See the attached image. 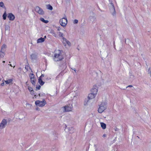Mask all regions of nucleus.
Here are the masks:
<instances>
[{
    "label": "nucleus",
    "instance_id": "1",
    "mask_svg": "<svg viewBox=\"0 0 151 151\" xmlns=\"http://www.w3.org/2000/svg\"><path fill=\"white\" fill-rule=\"evenodd\" d=\"M64 58L62 52L60 50H56L55 51V54L53 58V60L55 61L61 60Z\"/></svg>",
    "mask_w": 151,
    "mask_h": 151
},
{
    "label": "nucleus",
    "instance_id": "2",
    "mask_svg": "<svg viewBox=\"0 0 151 151\" xmlns=\"http://www.w3.org/2000/svg\"><path fill=\"white\" fill-rule=\"evenodd\" d=\"M107 107V103L106 102H102L98 109V112L99 113H102L105 110Z\"/></svg>",
    "mask_w": 151,
    "mask_h": 151
},
{
    "label": "nucleus",
    "instance_id": "3",
    "mask_svg": "<svg viewBox=\"0 0 151 151\" xmlns=\"http://www.w3.org/2000/svg\"><path fill=\"white\" fill-rule=\"evenodd\" d=\"M67 18L66 17H65L60 19L59 22L61 25L64 27L67 25Z\"/></svg>",
    "mask_w": 151,
    "mask_h": 151
},
{
    "label": "nucleus",
    "instance_id": "4",
    "mask_svg": "<svg viewBox=\"0 0 151 151\" xmlns=\"http://www.w3.org/2000/svg\"><path fill=\"white\" fill-rule=\"evenodd\" d=\"M110 12L113 17H115L116 15V11L114 4L112 3L110 4Z\"/></svg>",
    "mask_w": 151,
    "mask_h": 151
},
{
    "label": "nucleus",
    "instance_id": "5",
    "mask_svg": "<svg viewBox=\"0 0 151 151\" xmlns=\"http://www.w3.org/2000/svg\"><path fill=\"white\" fill-rule=\"evenodd\" d=\"M46 102L43 100V101L39 100L36 101L35 102V104L37 106L42 107L44 106L46 104Z\"/></svg>",
    "mask_w": 151,
    "mask_h": 151
},
{
    "label": "nucleus",
    "instance_id": "6",
    "mask_svg": "<svg viewBox=\"0 0 151 151\" xmlns=\"http://www.w3.org/2000/svg\"><path fill=\"white\" fill-rule=\"evenodd\" d=\"M7 124V122L6 119H3L0 124V130L2 129L5 128Z\"/></svg>",
    "mask_w": 151,
    "mask_h": 151
},
{
    "label": "nucleus",
    "instance_id": "7",
    "mask_svg": "<svg viewBox=\"0 0 151 151\" xmlns=\"http://www.w3.org/2000/svg\"><path fill=\"white\" fill-rule=\"evenodd\" d=\"M64 108L65 111H71L73 110V106L72 104H69L65 106Z\"/></svg>",
    "mask_w": 151,
    "mask_h": 151
},
{
    "label": "nucleus",
    "instance_id": "8",
    "mask_svg": "<svg viewBox=\"0 0 151 151\" xmlns=\"http://www.w3.org/2000/svg\"><path fill=\"white\" fill-rule=\"evenodd\" d=\"M35 10L40 14L43 15L44 14V12L42 9L38 6L35 7Z\"/></svg>",
    "mask_w": 151,
    "mask_h": 151
},
{
    "label": "nucleus",
    "instance_id": "9",
    "mask_svg": "<svg viewBox=\"0 0 151 151\" xmlns=\"http://www.w3.org/2000/svg\"><path fill=\"white\" fill-rule=\"evenodd\" d=\"M98 88L97 86H94L91 91V93L96 95L98 92Z\"/></svg>",
    "mask_w": 151,
    "mask_h": 151
},
{
    "label": "nucleus",
    "instance_id": "10",
    "mask_svg": "<svg viewBox=\"0 0 151 151\" xmlns=\"http://www.w3.org/2000/svg\"><path fill=\"white\" fill-rule=\"evenodd\" d=\"M70 95L71 98H73V99H76L77 96H78V93L75 92H72L70 93Z\"/></svg>",
    "mask_w": 151,
    "mask_h": 151
},
{
    "label": "nucleus",
    "instance_id": "11",
    "mask_svg": "<svg viewBox=\"0 0 151 151\" xmlns=\"http://www.w3.org/2000/svg\"><path fill=\"white\" fill-rule=\"evenodd\" d=\"M7 17L9 20L11 21L14 20L15 19L14 16L11 13H9L8 14Z\"/></svg>",
    "mask_w": 151,
    "mask_h": 151
},
{
    "label": "nucleus",
    "instance_id": "12",
    "mask_svg": "<svg viewBox=\"0 0 151 151\" xmlns=\"http://www.w3.org/2000/svg\"><path fill=\"white\" fill-rule=\"evenodd\" d=\"M44 74H42L41 75L40 77L38 79L39 83L41 86L43 85L44 83V82L43 81L42 79V77H44Z\"/></svg>",
    "mask_w": 151,
    "mask_h": 151
},
{
    "label": "nucleus",
    "instance_id": "13",
    "mask_svg": "<svg viewBox=\"0 0 151 151\" xmlns=\"http://www.w3.org/2000/svg\"><path fill=\"white\" fill-rule=\"evenodd\" d=\"M96 95L92 93H90L88 95V99H93L95 98L96 96Z\"/></svg>",
    "mask_w": 151,
    "mask_h": 151
},
{
    "label": "nucleus",
    "instance_id": "14",
    "mask_svg": "<svg viewBox=\"0 0 151 151\" xmlns=\"http://www.w3.org/2000/svg\"><path fill=\"white\" fill-rule=\"evenodd\" d=\"M37 55L36 54H32L30 55V58L31 60H34L36 59L37 58Z\"/></svg>",
    "mask_w": 151,
    "mask_h": 151
},
{
    "label": "nucleus",
    "instance_id": "15",
    "mask_svg": "<svg viewBox=\"0 0 151 151\" xmlns=\"http://www.w3.org/2000/svg\"><path fill=\"white\" fill-rule=\"evenodd\" d=\"M5 31L9 33L10 30V27L9 25L6 24L5 26Z\"/></svg>",
    "mask_w": 151,
    "mask_h": 151
},
{
    "label": "nucleus",
    "instance_id": "16",
    "mask_svg": "<svg viewBox=\"0 0 151 151\" xmlns=\"http://www.w3.org/2000/svg\"><path fill=\"white\" fill-rule=\"evenodd\" d=\"M45 41L44 38H43L42 37H41L39 39H38L37 41V43H41Z\"/></svg>",
    "mask_w": 151,
    "mask_h": 151
},
{
    "label": "nucleus",
    "instance_id": "17",
    "mask_svg": "<svg viewBox=\"0 0 151 151\" xmlns=\"http://www.w3.org/2000/svg\"><path fill=\"white\" fill-rule=\"evenodd\" d=\"M100 124L101 127L103 129H105L106 128V124L103 122H101Z\"/></svg>",
    "mask_w": 151,
    "mask_h": 151
},
{
    "label": "nucleus",
    "instance_id": "18",
    "mask_svg": "<svg viewBox=\"0 0 151 151\" xmlns=\"http://www.w3.org/2000/svg\"><path fill=\"white\" fill-rule=\"evenodd\" d=\"M13 80L12 79H8L6 81H5V82L6 84H9L12 83Z\"/></svg>",
    "mask_w": 151,
    "mask_h": 151
},
{
    "label": "nucleus",
    "instance_id": "19",
    "mask_svg": "<svg viewBox=\"0 0 151 151\" xmlns=\"http://www.w3.org/2000/svg\"><path fill=\"white\" fill-rule=\"evenodd\" d=\"M6 48V45L5 44H4L1 47V51H4L5 49Z\"/></svg>",
    "mask_w": 151,
    "mask_h": 151
},
{
    "label": "nucleus",
    "instance_id": "20",
    "mask_svg": "<svg viewBox=\"0 0 151 151\" xmlns=\"http://www.w3.org/2000/svg\"><path fill=\"white\" fill-rule=\"evenodd\" d=\"M40 20L42 22L45 23H47L48 22V21L47 20H45L43 18H40Z\"/></svg>",
    "mask_w": 151,
    "mask_h": 151
},
{
    "label": "nucleus",
    "instance_id": "21",
    "mask_svg": "<svg viewBox=\"0 0 151 151\" xmlns=\"http://www.w3.org/2000/svg\"><path fill=\"white\" fill-rule=\"evenodd\" d=\"M57 34L58 35L59 37H62L63 38L64 36L63 33L61 32H58Z\"/></svg>",
    "mask_w": 151,
    "mask_h": 151
},
{
    "label": "nucleus",
    "instance_id": "22",
    "mask_svg": "<svg viewBox=\"0 0 151 151\" xmlns=\"http://www.w3.org/2000/svg\"><path fill=\"white\" fill-rule=\"evenodd\" d=\"M31 81V82H32V84L33 85H35V78H32V79H30Z\"/></svg>",
    "mask_w": 151,
    "mask_h": 151
},
{
    "label": "nucleus",
    "instance_id": "23",
    "mask_svg": "<svg viewBox=\"0 0 151 151\" xmlns=\"http://www.w3.org/2000/svg\"><path fill=\"white\" fill-rule=\"evenodd\" d=\"M63 44L65 45V46L66 44V42H67V40L64 37H63Z\"/></svg>",
    "mask_w": 151,
    "mask_h": 151
},
{
    "label": "nucleus",
    "instance_id": "24",
    "mask_svg": "<svg viewBox=\"0 0 151 151\" xmlns=\"http://www.w3.org/2000/svg\"><path fill=\"white\" fill-rule=\"evenodd\" d=\"M4 55H5V53L4 52V51H1V53H0V57L2 58L4 57Z\"/></svg>",
    "mask_w": 151,
    "mask_h": 151
},
{
    "label": "nucleus",
    "instance_id": "25",
    "mask_svg": "<svg viewBox=\"0 0 151 151\" xmlns=\"http://www.w3.org/2000/svg\"><path fill=\"white\" fill-rule=\"evenodd\" d=\"M6 16H7V14H6V11H5L4 13V14L3 15V16H2L3 19L4 20H5L6 19Z\"/></svg>",
    "mask_w": 151,
    "mask_h": 151
},
{
    "label": "nucleus",
    "instance_id": "26",
    "mask_svg": "<svg viewBox=\"0 0 151 151\" xmlns=\"http://www.w3.org/2000/svg\"><path fill=\"white\" fill-rule=\"evenodd\" d=\"M47 9L50 10H52V7L49 4L47 5Z\"/></svg>",
    "mask_w": 151,
    "mask_h": 151
},
{
    "label": "nucleus",
    "instance_id": "27",
    "mask_svg": "<svg viewBox=\"0 0 151 151\" xmlns=\"http://www.w3.org/2000/svg\"><path fill=\"white\" fill-rule=\"evenodd\" d=\"M0 7H3V8H5L4 4L2 2H0Z\"/></svg>",
    "mask_w": 151,
    "mask_h": 151
},
{
    "label": "nucleus",
    "instance_id": "28",
    "mask_svg": "<svg viewBox=\"0 0 151 151\" xmlns=\"http://www.w3.org/2000/svg\"><path fill=\"white\" fill-rule=\"evenodd\" d=\"M29 77L30 79H32L35 78V75L33 73H31L29 75Z\"/></svg>",
    "mask_w": 151,
    "mask_h": 151
},
{
    "label": "nucleus",
    "instance_id": "29",
    "mask_svg": "<svg viewBox=\"0 0 151 151\" xmlns=\"http://www.w3.org/2000/svg\"><path fill=\"white\" fill-rule=\"evenodd\" d=\"M89 100L87 99H86L84 102V105H87L88 103V102Z\"/></svg>",
    "mask_w": 151,
    "mask_h": 151
},
{
    "label": "nucleus",
    "instance_id": "30",
    "mask_svg": "<svg viewBox=\"0 0 151 151\" xmlns=\"http://www.w3.org/2000/svg\"><path fill=\"white\" fill-rule=\"evenodd\" d=\"M89 19L91 21H94L95 19V18L91 16L90 17Z\"/></svg>",
    "mask_w": 151,
    "mask_h": 151
},
{
    "label": "nucleus",
    "instance_id": "31",
    "mask_svg": "<svg viewBox=\"0 0 151 151\" xmlns=\"http://www.w3.org/2000/svg\"><path fill=\"white\" fill-rule=\"evenodd\" d=\"M41 88V86L40 85H38V86H37L36 88V90H39Z\"/></svg>",
    "mask_w": 151,
    "mask_h": 151
},
{
    "label": "nucleus",
    "instance_id": "32",
    "mask_svg": "<svg viewBox=\"0 0 151 151\" xmlns=\"http://www.w3.org/2000/svg\"><path fill=\"white\" fill-rule=\"evenodd\" d=\"M29 68H30V67L28 65H26L25 67V68L27 70H28Z\"/></svg>",
    "mask_w": 151,
    "mask_h": 151
},
{
    "label": "nucleus",
    "instance_id": "33",
    "mask_svg": "<svg viewBox=\"0 0 151 151\" xmlns=\"http://www.w3.org/2000/svg\"><path fill=\"white\" fill-rule=\"evenodd\" d=\"M66 44H67L69 46H70L71 45V43L70 42L67 40V42H66Z\"/></svg>",
    "mask_w": 151,
    "mask_h": 151
},
{
    "label": "nucleus",
    "instance_id": "34",
    "mask_svg": "<svg viewBox=\"0 0 151 151\" xmlns=\"http://www.w3.org/2000/svg\"><path fill=\"white\" fill-rule=\"evenodd\" d=\"M78 21L77 19H75L73 21V23L74 24H77L78 23Z\"/></svg>",
    "mask_w": 151,
    "mask_h": 151
},
{
    "label": "nucleus",
    "instance_id": "35",
    "mask_svg": "<svg viewBox=\"0 0 151 151\" xmlns=\"http://www.w3.org/2000/svg\"><path fill=\"white\" fill-rule=\"evenodd\" d=\"M133 86L132 85H129L128 86L126 87V88H127L128 87H132Z\"/></svg>",
    "mask_w": 151,
    "mask_h": 151
},
{
    "label": "nucleus",
    "instance_id": "36",
    "mask_svg": "<svg viewBox=\"0 0 151 151\" xmlns=\"http://www.w3.org/2000/svg\"><path fill=\"white\" fill-rule=\"evenodd\" d=\"M61 30V28L60 27H59L58 28L57 30L58 31H60Z\"/></svg>",
    "mask_w": 151,
    "mask_h": 151
},
{
    "label": "nucleus",
    "instance_id": "37",
    "mask_svg": "<svg viewBox=\"0 0 151 151\" xmlns=\"http://www.w3.org/2000/svg\"><path fill=\"white\" fill-rule=\"evenodd\" d=\"M30 92L32 94H34V91L33 90H31Z\"/></svg>",
    "mask_w": 151,
    "mask_h": 151
},
{
    "label": "nucleus",
    "instance_id": "38",
    "mask_svg": "<svg viewBox=\"0 0 151 151\" xmlns=\"http://www.w3.org/2000/svg\"><path fill=\"white\" fill-rule=\"evenodd\" d=\"M148 71H149V74H150V76H151V71L150 70V69H149Z\"/></svg>",
    "mask_w": 151,
    "mask_h": 151
},
{
    "label": "nucleus",
    "instance_id": "39",
    "mask_svg": "<svg viewBox=\"0 0 151 151\" xmlns=\"http://www.w3.org/2000/svg\"><path fill=\"white\" fill-rule=\"evenodd\" d=\"M4 82L1 83V86H3L4 85Z\"/></svg>",
    "mask_w": 151,
    "mask_h": 151
},
{
    "label": "nucleus",
    "instance_id": "40",
    "mask_svg": "<svg viewBox=\"0 0 151 151\" xmlns=\"http://www.w3.org/2000/svg\"><path fill=\"white\" fill-rule=\"evenodd\" d=\"M106 134H104L103 135V137H106Z\"/></svg>",
    "mask_w": 151,
    "mask_h": 151
},
{
    "label": "nucleus",
    "instance_id": "41",
    "mask_svg": "<svg viewBox=\"0 0 151 151\" xmlns=\"http://www.w3.org/2000/svg\"><path fill=\"white\" fill-rule=\"evenodd\" d=\"M29 90L30 91V92H31V90H32V88H29Z\"/></svg>",
    "mask_w": 151,
    "mask_h": 151
},
{
    "label": "nucleus",
    "instance_id": "42",
    "mask_svg": "<svg viewBox=\"0 0 151 151\" xmlns=\"http://www.w3.org/2000/svg\"><path fill=\"white\" fill-rule=\"evenodd\" d=\"M36 109L37 110H40L39 108L38 107H37V108H36Z\"/></svg>",
    "mask_w": 151,
    "mask_h": 151
},
{
    "label": "nucleus",
    "instance_id": "43",
    "mask_svg": "<svg viewBox=\"0 0 151 151\" xmlns=\"http://www.w3.org/2000/svg\"><path fill=\"white\" fill-rule=\"evenodd\" d=\"M24 117V116H22V117H21V118H19V119H22V118H23Z\"/></svg>",
    "mask_w": 151,
    "mask_h": 151
},
{
    "label": "nucleus",
    "instance_id": "44",
    "mask_svg": "<svg viewBox=\"0 0 151 151\" xmlns=\"http://www.w3.org/2000/svg\"><path fill=\"white\" fill-rule=\"evenodd\" d=\"M73 70L75 71V72L76 73V70L75 69H74Z\"/></svg>",
    "mask_w": 151,
    "mask_h": 151
},
{
    "label": "nucleus",
    "instance_id": "45",
    "mask_svg": "<svg viewBox=\"0 0 151 151\" xmlns=\"http://www.w3.org/2000/svg\"><path fill=\"white\" fill-rule=\"evenodd\" d=\"M46 36H45L43 38H44V39L45 40V39L46 38Z\"/></svg>",
    "mask_w": 151,
    "mask_h": 151
},
{
    "label": "nucleus",
    "instance_id": "46",
    "mask_svg": "<svg viewBox=\"0 0 151 151\" xmlns=\"http://www.w3.org/2000/svg\"><path fill=\"white\" fill-rule=\"evenodd\" d=\"M9 65L11 66V67H12V64H9Z\"/></svg>",
    "mask_w": 151,
    "mask_h": 151
},
{
    "label": "nucleus",
    "instance_id": "47",
    "mask_svg": "<svg viewBox=\"0 0 151 151\" xmlns=\"http://www.w3.org/2000/svg\"><path fill=\"white\" fill-rule=\"evenodd\" d=\"M54 36H55V37H56V34H55V33H54Z\"/></svg>",
    "mask_w": 151,
    "mask_h": 151
},
{
    "label": "nucleus",
    "instance_id": "48",
    "mask_svg": "<svg viewBox=\"0 0 151 151\" xmlns=\"http://www.w3.org/2000/svg\"><path fill=\"white\" fill-rule=\"evenodd\" d=\"M117 128H116L115 129V131H116L117 130Z\"/></svg>",
    "mask_w": 151,
    "mask_h": 151
},
{
    "label": "nucleus",
    "instance_id": "49",
    "mask_svg": "<svg viewBox=\"0 0 151 151\" xmlns=\"http://www.w3.org/2000/svg\"><path fill=\"white\" fill-rule=\"evenodd\" d=\"M5 62V61H3V63H4Z\"/></svg>",
    "mask_w": 151,
    "mask_h": 151
},
{
    "label": "nucleus",
    "instance_id": "50",
    "mask_svg": "<svg viewBox=\"0 0 151 151\" xmlns=\"http://www.w3.org/2000/svg\"><path fill=\"white\" fill-rule=\"evenodd\" d=\"M69 0H66V1H69Z\"/></svg>",
    "mask_w": 151,
    "mask_h": 151
},
{
    "label": "nucleus",
    "instance_id": "51",
    "mask_svg": "<svg viewBox=\"0 0 151 151\" xmlns=\"http://www.w3.org/2000/svg\"><path fill=\"white\" fill-rule=\"evenodd\" d=\"M137 137L138 138H139V137L138 136H137Z\"/></svg>",
    "mask_w": 151,
    "mask_h": 151
},
{
    "label": "nucleus",
    "instance_id": "52",
    "mask_svg": "<svg viewBox=\"0 0 151 151\" xmlns=\"http://www.w3.org/2000/svg\"><path fill=\"white\" fill-rule=\"evenodd\" d=\"M95 151H98L97 150V149H96L95 150Z\"/></svg>",
    "mask_w": 151,
    "mask_h": 151
},
{
    "label": "nucleus",
    "instance_id": "53",
    "mask_svg": "<svg viewBox=\"0 0 151 151\" xmlns=\"http://www.w3.org/2000/svg\"><path fill=\"white\" fill-rule=\"evenodd\" d=\"M132 76L133 77H134V76H133V75H132Z\"/></svg>",
    "mask_w": 151,
    "mask_h": 151
},
{
    "label": "nucleus",
    "instance_id": "54",
    "mask_svg": "<svg viewBox=\"0 0 151 151\" xmlns=\"http://www.w3.org/2000/svg\"><path fill=\"white\" fill-rule=\"evenodd\" d=\"M15 66H14V67H13V68H14L15 67Z\"/></svg>",
    "mask_w": 151,
    "mask_h": 151
},
{
    "label": "nucleus",
    "instance_id": "55",
    "mask_svg": "<svg viewBox=\"0 0 151 151\" xmlns=\"http://www.w3.org/2000/svg\"><path fill=\"white\" fill-rule=\"evenodd\" d=\"M39 96H40V94H39Z\"/></svg>",
    "mask_w": 151,
    "mask_h": 151
},
{
    "label": "nucleus",
    "instance_id": "56",
    "mask_svg": "<svg viewBox=\"0 0 151 151\" xmlns=\"http://www.w3.org/2000/svg\"><path fill=\"white\" fill-rule=\"evenodd\" d=\"M71 129H73V128H71Z\"/></svg>",
    "mask_w": 151,
    "mask_h": 151
},
{
    "label": "nucleus",
    "instance_id": "57",
    "mask_svg": "<svg viewBox=\"0 0 151 151\" xmlns=\"http://www.w3.org/2000/svg\"><path fill=\"white\" fill-rule=\"evenodd\" d=\"M1 81V80H0V81Z\"/></svg>",
    "mask_w": 151,
    "mask_h": 151
}]
</instances>
